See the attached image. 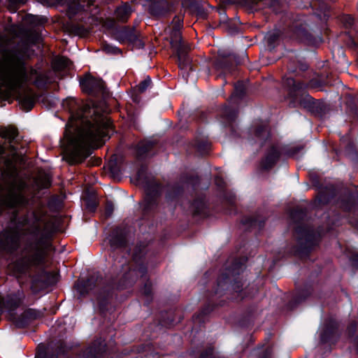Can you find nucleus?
I'll return each mask as SVG.
<instances>
[{
    "instance_id": "f257e3e1",
    "label": "nucleus",
    "mask_w": 358,
    "mask_h": 358,
    "mask_svg": "<svg viewBox=\"0 0 358 358\" xmlns=\"http://www.w3.org/2000/svg\"><path fill=\"white\" fill-rule=\"evenodd\" d=\"M66 104L71 120L78 122L73 133L66 129L64 134L69 143L64 158L73 165L82 163L91 155L92 149L101 146L103 138L113 133V128L110 117L99 107H90L75 99H68Z\"/></svg>"
},
{
    "instance_id": "f03ea898",
    "label": "nucleus",
    "mask_w": 358,
    "mask_h": 358,
    "mask_svg": "<svg viewBox=\"0 0 358 358\" xmlns=\"http://www.w3.org/2000/svg\"><path fill=\"white\" fill-rule=\"evenodd\" d=\"M0 136L4 139L3 143H0V155L4 154L7 150L11 153V157L5 159L2 170L3 183L0 184L1 202L8 207L24 205L26 199L21 191L24 188L25 184L17 178V169L15 166V164L24 163V154L22 152H17L20 148H23L21 145L22 138L17 129L12 125L1 127Z\"/></svg>"
},
{
    "instance_id": "7ed1b4c3",
    "label": "nucleus",
    "mask_w": 358,
    "mask_h": 358,
    "mask_svg": "<svg viewBox=\"0 0 358 358\" xmlns=\"http://www.w3.org/2000/svg\"><path fill=\"white\" fill-rule=\"evenodd\" d=\"M6 45V38L0 36V79L3 84L10 90H19L32 80L37 87L43 86L46 76L27 66V48L5 50Z\"/></svg>"
},
{
    "instance_id": "20e7f679",
    "label": "nucleus",
    "mask_w": 358,
    "mask_h": 358,
    "mask_svg": "<svg viewBox=\"0 0 358 358\" xmlns=\"http://www.w3.org/2000/svg\"><path fill=\"white\" fill-rule=\"evenodd\" d=\"M43 224L42 216L35 213H32L30 217L25 215L14 227H8L0 234V249L6 252L15 251L20 245V236L31 234L38 236Z\"/></svg>"
},
{
    "instance_id": "39448f33",
    "label": "nucleus",
    "mask_w": 358,
    "mask_h": 358,
    "mask_svg": "<svg viewBox=\"0 0 358 358\" xmlns=\"http://www.w3.org/2000/svg\"><path fill=\"white\" fill-rule=\"evenodd\" d=\"M147 243H137L134 249L132 261L128 264L122 265L121 279L117 285L113 282L114 286L115 285L117 288H123L131 285L139 276L143 277L145 275L147 269L142 259L147 252Z\"/></svg>"
},
{
    "instance_id": "423d86ee",
    "label": "nucleus",
    "mask_w": 358,
    "mask_h": 358,
    "mask_svg": "<svg viewBox=\"0 0 358 358\" xmlns=\"http://www.w3.org/2000/svg\"><path fill=\"white\" fill-rule=\"evenodd\" d=\"M182 22V15L175 16L171 24L166 29V31L169 34V41L171 48L176 52L178 67L181 70L187 69L188 68L192 69L191 59L188 57L190 47L182 40L180 32Z\"/></svg>"
},
{
    "instance_id": "0eeeda50",
    "label": "nucleus",
    "mask_w": 358,
    "mask_h": 358,
    "mask_svg": "<svg viewBox=\"0 0 358 358\" xmlns=\"http://www.w3.org/2000/svg\"><path fill=\"white\" fill-rule=\"evenodd\" d=\"M50 246L48 241L43 238L28 244L22 252V257L15 264L19 272H25L30 266L43 265Z\"/></svg>"
},
{
    "instance_id": "6e6552de",
    "label": "nucleus",
    "mask_w": 358,
    "mask_h": 358,
    "mask_svg": "<svg viewBox=\"0 0 358 358\" xmlns=\"http://www.w3.org/2000/svg\"><path fill=\"white\" fill-rule=\"evenodd\" d=\"M245 269L244 265L240 260H236L231 267L227 268L217 279V287L222 289H227L228 285H231L232 289L240 293V299L246 296L245 291L242 289L243 283L238 279V275Z\"/></svg>"
},
{
    "instance_id": "1a4fd4ad",
    "label": "nucleus",
    "mask_w": 358,
    "mask_h": 358,
    "mask_svg": "<svg viewBox=\"0 0 358 358\" xmlns=\"http://www.w3.org/2000/svg\"><path fill=\"white\" fill-rule=\"evenodd\" d=\"M137 176L138 180L145 184L146 195L143 210L148 212L157 207V199L162 192V185L155 178L145 176L143 169L138 171Z\"/></svg>"
},
{
    "instance_id": "9d476101",
    "label": "nucleus",
    "mask_w": 358,
    "mask_h": 358,
    "mask_svg": "<svg viewBox=\"0 0 358 358\" xmlns=\"http://www.w3.org/2000/svg\"><path fill=\"white\" fill-rule=\"evenodd\" d=\"M299 255L306 254L318 243L319 234L310 227L299 226L296 229Z\"/></svg>"
},
{
    "instance_id": "9b49d317",
    "label": "nucleus",
    "mask_w": 358,
    "mask_h": 358,
    "mask_svg": "<svg viewBox=\"0 0 358 358\" xmlns=\"http://www.w3.org/2000/svg\"><path fill=\"white\" fill-rule=\"evenodd\" d=\"M15 34L16 35V36H19L21 38V43H18L17 45L13 48H10V50L27 48V59L29 57L28 52L29 46L30 45L38 44L41 43L42 41L41 35L39 33V31L36 29H25L20 27L17 29ZM0 36H1V35H0ZM2 37L6 38L7 40V45L5 47V50H9L8 48H7V46L9 43L8 38L3 36H2Z\"/></svg>"
},
{
    "instance_id": "f8f14e48",
    "label": "nucleus",
    "mask_w": 358,
    "mask_h": 358,
    "mask_svg": "<svg viewBox=\"0 0 358 358\" xmlns=\"http://www.w3.org/2000/svg\"><path fill=\"white\" fill-rule=\"evenodd\" d=\"M80 83L82 90L91 96H104L107 93L103 80L90 74H86L83 78L80 79Z\"/></svg>"
},
{
    "instance_id": "ddd939ff",
    "label": "nucleus",
    "mask_w": 358,
    "mask_h": 358,
    "mask_svg": "<svg viewBox=\"0 0 358 358\" xmlns=\"http://www.w3.org/2000/svg\"><path fill=\"white\" fill-rule=\"evenodd\" d=\"M57 280V273L41 270L34 276L31 289L34 293H37L48 286L56 283Z\"/></svg>"
},
{
    "instance_id": "4468645a",
    "label": "nucleus",
    "mask_w": 358,
    "mask_h": 358,
    "mask_svg": "<svg viewBox=\"0 0 358 358\" xmlns=\"http://www.w3.org/2000/svg\"><path fill=\"white\" fill-rule=\"evenodd\" d=\"M284 84L288 88L289 96L294 99H296L298 92H302L307 87L310 88H318L322 86V83L317 80H311L308 85H306L300 81L296 82L292 78H287L284 80Z\"/></svg>"
},
{
    "instance_id": "2eb2a0df",
    "label": "nucleus",
    "mask_w": 358,
    "mask_h": 358,
    "mask_svg": "<svg viewBox=\"0 0 358 358\" xmlns=\"http://www.w3.org/2000/svg\"><path fill=\"white\" fill-rule=\"evenodd\" d=\"M283 18L285 26L290 31H293L297 35H301L305 32L307 23L305 19L301 16L289 13L285 15Z\"/></svg>"
},
{
    "instance_id": "dca6fc26",
    "label": "nucleus",
    "mask_w": 358,
    "mask_h": 358,
    "mask_svg": "<svg viewBox=\"0 0 358 358\" xmlns=\"http://www.w3.org/2000/svg\"><path fill=\"white\" fill-rule=\"evenodd\" d=\"M127 229L116 227L110 234L109 243L112 250L126 248L128 243Z\"/></svg>"
},
{
    "instance_id": "f3484780",
    "label": "nucleus",
    "mask_w": 358,
    "mask_h": 358,
    "mask_svg": "<svg viewBox=\"0 0 358 358\" xmlns=\"http://www.w3.org/2000/svg\"><path fill=\"white\" fill-rule=\"evenodd\" d=\"M282 154V147L278 145H271L268 150L265 157L260 162V169L262 170H268L271 169L278 162Z\"/></svg>"
},
{
    "instance_id": "a211bd4d",
    "label": "nucleus",
    "mask_w": 358,
    "mask_h": 358,
    "mask_svg": "<svg viewBox=\"0 0 358 358\" xmlns=\"http://www.w3.org/2000/svg\"><path fill=\"white\" fill-rule=\"evenodd\" d=\"M14 91L18 92V99L22 107L27 111L32 109L38 97V95L29 87L24 89L20 87L19 90Z\"/></svg>"
},
{
    "instance_id": "6ab92c4d",
    "label": "nucleus",
    "mask_w": 358,
    "mask_h": 358,
    "mask_svg": "<svg viewBox=\"0 0 358 358\" xmlns=\"http://www.w3.org/2000/svg\"><path fill=\"white\" fill-rule=\"evenodd\" d=\"M140 35L134 27H123L115 32V38L122 43H134Z\"/></svg>"
},
{
    "instance_id": "aec40b11",
    "label": "nucleus",
    "mask_w": 358,
    "mask_h": 358,
    "mask_svg": "<svg viewBox=\"0 0 358 358\" xmlns=\"http://www.w3.org/2000/svg\"><path fill=\"white\" fill-rule=\"evenodd\" d=\"M182 6L188 9L192 13L196 14L199 17L205 19L207 11L201 1L196 0H182Z\"/></svg>"
},
{
    "instance_id": "412c9836",
    "label": "nucleus",
    "mask_w": 358,
    "mask_h": 358,
    "mask_svg": "<svg viewBox=\"0 0 358 358\" xmlns=\"http://www.w3.org/2000/svg\"><path fill=\"white\" fill-rule=\"evenodd\" d=\"M252 135L256 138V141L262 146L270 136V129L268 124L260 123L255 125L252 129Z\"/></svg>"
},
{
    "instance_id": "4be33fe9",
    "label": "nucleus",
    "mask_w": 358,
    "mask_h": 358,
    "mask_svg": "<svg viewBox=\"0 0 358 358\" xmlns=\"http://www.w3.org/2000/svg\"><path fill=\"white\" fill-rule=\"evenodd\" d=\"M40 317V313L34 309L25 310L20 317L15 320V324L19 328L26 327L31 320Z\"/></svg>"
},
{
    "instance_id": "5701e85b",
    "label": "nucleus",
    "mask_w": 358,
    "mask_h": 358,
    "mask_svg": "<svg viewBox=\"0 0 358 358\" xmlns=\"http://www.w3.org/2000/svg\"><path fill=\"white\" fill-rule=\"evenodd\" d=\"M276 0H245V6L250 12L257 11L265 7H273Z\"/></svg>"
},
{
    "instance_id": "b1692460",
    "label": "nucleus",
    "mask_w": 358,
    "mask_h": 358,
    "mask_svg": "<svg viewBox=\"0 0 358 358\" xmlns=\"http://www.w3.org/2000/svg\"><path fill=\"white\" fill-rule=\"evenodd\" d=\"M98 280V277L96 275H91L87 278V280L78 281L75 285V287L77 291L80 293V296H84L89 291L92 290L94 287H95L96 285V282Z\"/></svg>"
},
{
    "instance_id": "393cba45",
    "label": "nucleus",
    "mask_w": 358,
    "mask_h": 358,
    "mask_svg": "<svg viewBox=\"0 0 358 358\" xmlns=\"http://www.w3.org/2000/svg\"><path fill=\"white\" fill-rule=\"evenodd\" d=\"M234 61V56L224 51L218 52V57L215 62L217 69L229 70Z\"/></svg>"
},
{
    "instance_id": "a878e982",
    "label": "nucleus",
    "mask_w": 358,
    "mask_h": 358,
    "mask_svg": "<svg viewBox=\"0 0 358 358\" xmlns=\"http://www.w3.org/2000/svg\"><path fill=\"white\" fill-rule=\"evenodd\" d=\"M94 0H73L70 3L68 8V15L71 18L80 10L84 9L85 6H90Z\"/></svg>"
},
{
    "instance_id": "bb28decb",
    "label": "nucleus",
    "mask_w": 358,
    "mask_h": 358,
    "mask_svg": "<svg viewBox=\"0 0 358 358\" xmlns=\"http://www.w3.org/2000/svg\"><path fill=\"white\" fill-rule=\"evenodd\" d=\"M155 142L150 140L140 141L136 147V155L138 158H143L155 146Z\"/></svg>"
},
{
    "instance_id": "cd10ccee",
    "label": "nucleus",
    "mask_w": 358,
    "mask_h": 358,
    "mask_svg": "<svg viewBox=\"0 0 358 358\" xmlns=\"http://www.w3.org/2000/svg\"><path fill=\"white\" fill-rule=\"evenodd\" d=\"M131 13L132 10L130 5L125 3L116 8L115 12V18L119 22H125L128 20Z\"/></svg>"
},
{
    "instance_id": "c85d7f7f",
    "label": "nucleus",
    "mask_w": 358,
    "mask_h": 358,
    "mask_svg": "<svg viewBox=\"0 0 358 358\" xmlns=\"http://www.w3.org/2000/svg\"><path fill=\"white\" fill-rule=\"evenodd\" d=\"M299 92H297V96H299ZM292 98L293 99L292 103L294 104L295 101L299 100V105L304 108L311 109L315 103L314 99L305 92L301 93L299 97L296 96V99Z\"/></svg>"
},
{
    "instance_id": "c756f323",
    "label": "nucleus",
    "mask_w": 358,
    "mask_h": 358,
    "mask_svg": "<svg viewBox=\"0 0 358 358\" xmlns=\"http://www.w3.org/2000/svg\"><path fill=\"white\" fill-rule=\"evenodd\" d=\"M35 183L38 189L48 188L51 185V178L45 171H39L35 178Z\"/></svg>"
},
{
    "instance_id": "7c9ffc66",
    "label": "nucleus",
    "mask_w": 358,
    "mask_h": 358,
    "mask_svg": "<svg viewBox=\"0 0 358 358\" xmlns=\"http://www.w3.org/2000/svg\"><path fill=\"white\" fill-rule=\"evenodd\" d=\"M242 223L260 229L264 226L265 218L259 215L247 217L242 220Z\"/></svg>"
},
{
    "instance_id": "2f4dec72",
    "label": "nucleus",
    "mask_w": 358,
    "mask_h": 358,
    "mask_svg": "<svg viewBox=\"0 0 358 358\" xmlns=\"http://www.w3.org/2000/svg\"><path fill=\"white\" fill-rule=\"evenodd\" d=\"M338 327V323L334 319L331 318L327 321L324 330L321 334L322 341L323 342H327L329 335L333 334Z\"/></svg>"
},
{
    "instance_id": "473e14b6",
    "label": "nucleus",
    "mask_w": 358,
    "mask_h": 358,
    "mask_svg": "<svg viewBox=\"0 0 358 358\" xmlns=\"http://www.w3.org/2000/svg\"><path fill=\"white\" fill-rule=\"evenodd\" d=\"M182 192V188L178 185H167L166 187V199L167 201H173L178 198Z\"/></svg>"
},
{
    "instance_id": "72a5a7b5",
    "label": "nucleus",
    "mask_w": 358,
    "mask_h": 358,
    "mask_svg": "<svg viewBox=\"0 0 358 358\" xmlns=\"http://www.w3.org/2000/svg\"><path fill=\"white\" fill-rule=\"evenodd\" d=\"M71 64V62L66 57H55L52 63L55 71H62L68 68Z\"/></svg>"
},
{
    "instance_id": "f704fd0d",
    "label": "nucleus",
    "mask_w": 358,
    "mask_h": 358,
    "mask_svg": "<svg viewBox=\"0 0 358 358\" xmlns=\"http://www.w3.org/2000/svg\"><path fill=\"white\" fill-rule=\"evenodd\" d=\"M108 167L112 177L114 179L119 180L120 176V166L117 164V158L115 156H113L111 159L108 161Z\"/></svg>"
},
{
    "instance_id": "c9c22d12",
    "label": "nucleus",
    "mask_w": 358,
    "mask_h": 358,
    "mask_svg": "<svg viewBox=\"0 0 358 358\" xmlns=\"http://www.w3.org/2000/svg\"><path fill=\"white\" fill-rule=\"evenodd\" d=\"M110 298V294L108 291H103V292L99 293L97 301L101 312H103L106 309V306L109 302Z\"/></svg>"
},
{
    "instance_id": "e433bc0d",
    "label": "nucleus",
    "mask_w": 358,
    "mask_h": 358,
    "mask_svg": "<svg viewBox=\"0 0 358 358\" xmlns=\"http://www.w3.org/2000/svg\"><path fill=\"white\" fill-rule=\"evenodd\" d=\"M66 29L70 33L75 35L85 36L87 33L83 26L73 22L67 24Z\"/></svg>"
},
{
    "instance_id": "4c0bfd02",
    "label": "nucleus",
    "mask_w": 358,
    "mask_h": 358,
    "mask_svg": "<svg viewBox=\"0 0 358 358\" xmlns=\"http://www.w3.org/2000/svg\"><path fill=\"white\" fill-rule=\"evenodd\" d=\"M245 94V87L242 83H238L235 85L234 92L230 96V101H235L236 99H241Z\"/></svg>"
},
{
    "instance_id": "58836bf2",
    "label": "nucleus",
    "mask_w": 358,
    "mask_h": 358,
    "mask_svg": "<svg viewBox=\"0 0 358 358\" xmlns=\"http://www.w3.org/2000/svg\"><path fill=\"white\" fill-rule=\"evenodd\" d=\"M26 22L34 25V26H38L43 24L45 22H46L47 19L45 17H39L37 15H27L25 18Z\"/></svg>"
},
{
    "instance_id": "ea45409f",
    "label": "nucleus",
    "mask_w": 358,
    "mask_h": 358,
    "mask_svg": "<svg viewBox=\"0 0 358 358\" xmlns=\"http://www.w3.org/2000/svg\"><path fill=\"white\" fill-rule=\"evenodd\" d=\"M303 148L301 145L294 146L291 148H282V154L287 157H294L299 151Z\"/></svg>"
},
{
    "instance_id": "a19ab883",
    "label": "nucleus",
    "mask_w": 358,
    "mask_h": 358,
    "mask_svg": "<svg viewBox=\"0 0 358 358\" xmlns=\"http://www.w3.org/2000/svg\"><path fill=\"white\" fill-rule=\"evenodd\" d=\"M305 215L306 212L302 208L297 207L292 210L290 216L294 221L298 222L302 220Z\"/></svg>"
},
{
    "instance_id": "79ce46f5",
    "label": "nucleus",
    "mask_w": 358,
    "mask_h": 358,
    "mask_svg": "<svg viewBox=\"0 0 358 358\" xmlns=\"http://www.w3.org/2000/svg\"><path fill=\"white\" fill-rule=\"evenodd\" d=\"M222 115L229 122L234 121L237 117V113L228 107H225L222 112Z\"/></svg>"
},
{
    "instance_id": "37998d69",
    "label": "nucleus",
    "mask_w": 358,
    "mask_h": 358,
    "mask_svg": "<svg viewBox=\"0 0 358 358\" xmlns=\"http://www.w3.org/2000/svg\"><path fill=\"white\" fill-rule=\"evenodd\" d=\"M197 150L201 155H204L208 152L210 148V144L208 142H198L196 145Z\"/></svg>"
},
{
    "instance_id": "c03bdc74",
    "label": "nucleus",
    "mask_w": 358,
    "mask_h": 358,
    "mask_svg": "<svg viewBox=\"0 0 358 358\" xmlns=\"http://www.w3.org/2000/svg\"><path fill=\"white\" fill-rule=\"evenodd\" d=\"M86 208L90 212H94L98 206V203L94 197H89L85 199Z\"/></svg>"
},
{
    "instance_id": "a18cd8bd",
    "label": "nucleus",
    "mask_w": 358,
    "mask_h": 358,
    "mask_svg": "<svg viewBox=\"0 0 358 358\" xmlns=\"http://www.w3.org/2000/svg\"><path fill=\"white\" fill-rule=\"evenodd\" d=\"M151 83V79L148 77L143 81H142L138 86V90L139 92L143 93L145 91Z\"/></svg>"
},
{
    "instance_id": "49530a36",
    "label": "nucleus",
    "mask_w": 358,
    "mask_h": 358,
    "mask_svg": "<svg viewBox=\"0 0 358 358\" xmlns=\"http://www.w3.org/2000/svg\"><path fill=\"white\" fill-rule=\"evenodd\" d=\"M342 22L347 28L351 27L354 23V19L350 15H346L342 17Z\"/></svg>"
},
{
    "instance_id": "de8ad7c7",
    "label": "nucleus",
    "mask_w": 358,
    "mask_h": 358,
    "mask_svg": "<svg viewBox=\"0 0 358 358\" xmlns=\"http://www.w3.org/2000/svg\"><path fill=\"white\" fill-rule=\"evenodd\" d=\"M143 293L144 295L145 296H150L151 294H152V285H151V282L148 281L145 283V285H144V287H143Z\"/></svg>"
},
{
    "instance_id": "09e8293b",
    "label": "nucleus",
    "mask_w": 358,
    "mask_h": 358,
    "mask_svg": "<svg viewBox=\"0 0 358 358\" xmlns=\"http://www.w3.org/2000/svg\"><path fill=\"white\" fill-rule=\"evenodd\" d=\"M113 204L111 202H107L106 205V215L107 217H109L112 215L113 212Z\"/></svg>"
},
{
    "instance_id": "8fccbe9b",
    "label": "nucleus",
    "mask_w": 358,
    "mask_h": 358,
    "mask_svg": "<svg viewBox=\"0 0 358 358\" xmlns=\"http://www.w3.org/2000/svg\"><path fill=\"white\" fill-rule=\"evenodd\" d=\"M10 2L13 3H17L22 2V0H8ZM43 4L50 5L52 3L53 0H38Z\"/></svg>"
},
{
    "instance_id": "3c124183",
    "label": "nucleus",
    "mask_w": 358,
    "mask_h": 358,
    "mask_svg": "<svg viewBox=\"0 0 358 358\" xmlns=\"http://www.w3.org/2000/svg\"><path fill=\"white\" fill-rule=\"evenodd\" d=\"M316 202H318L319 204L322 203L324 204L327 203V200L326 199L325 195L323 193H320L317 196Z\"/></svg>"
},
{
    "instance_id": "603ef678",
    "label": "nucleus",
    "mask_w": 358,
    "mask_h": 358,
    "mask_svg": "<svg viewBox=\"0 0 358 358\" xmlns=\"http://www.w3.org/2000/svg\"><path fill=\"white\" fill-rule=\"evenodd\" d=\"M356 329H357V322L353 321L350 324V325L348 328L349 334L351 336H352L355 334Z\"/></svg>"
},
{
    "instance_id": "864d4df0",
    "label": "nucleus",
    "mask_w": 358,
    "mask_h": 358,
    "mask_svg": "<svg viewBox=\"0 0 358 358\" xmlns=\"http://www.w3.org/2000/svg\"><path fill=\"white\" fill-rule=\"evenodd\" d=\"M65 348L66 346L62 342H59L57 345L58 352L57 357H58L59 355L64 354L65 352Z\"/></svg>"
},
{
    "instance_id": "5fc2aeb1",
    "label": "nucleus",
    "mask_w": 358,
    "mask_h": 358,
    "mask_svg": "<svg viewBox=\"0 0 358 358\" xmlns=\"http://www.w3.org/2000/svg\"><path fill=\"white\" fill-rule=\"evenodd\" d=\"M101 159L100 158L90 159L88 162L89 166H99L101 164Z\"/></svg>"
},
{
    "instance_id": "6e6d98bb",
    "label": "nucleus",
    "mask_w": 358,
    "mask_h": 358,
    "mask_svg": "<svg viewBox=\"0 0 358 358\" xmlns=\"http://www.w3.org/2000/svg\"><path fill=\"white\" fill-rule=\"evenodd\" d=\"M298 68L301 71H305L308 69V65L306 63L299 62Z\"/></svg>"
},
{
    "instance_id": "4d7b16f0",
    "label": "nucleus",
    "mask_w": 358,
    "mask_h": 358,
    "mask_svg": "<svg viewBox=\"0 0 358 358\" xmlns=\"http://www.w3.org/2000/svg\"><path fill=\"white\" fill-rule=\"evenodd\" d=\"M104 50L107 52H111V53H115L117 51H119V50L117 48L111 47V46H110L108 45H106L104 46Z\"/></svg>"
},
{
    "instance_id": "13d9d810",
    "label": "nucleus",
    "mask_w": 358,
    "mask_h": 358,
    "mask_svg": "<svg viewBox=\"0 0 358 358\" xmlns=\"http://www.w3.org/2000/svg\"><path fill=\"white\" fill-rule=\"evenodd\" d=\"M278 35L276 34H270L267 38L268 43L270 44L274 43L275 41V40L278 38Z\"/></svg>"
},
{
    "instance_id": "bf43d9fd",
    "label": "nucleus",
    "mask_w": 358,
    "mask_h": 358,
    "mask_svg": "<svg viewBox=\"0 0 358 358\" xmlns=\"http://www.w3.org/2000/svg\"><path fill=\"white\" fill-rule=\"evenodd\" d=\"M158 7H159L158 4H155L152 6L151 11H152V14H154V15H162L163 14L162 12H157L156 10V8Z\"/></svg>"
},
{
    "instance_id": "052dcab7",
    "label": "nucleus",
    "mask_w": 358,
    "mask_h": 358,
    "mask_svg": "<svg viewBox=\"0 0 358 358\" xmlns=\"http://www.w3.org/2000/svg\"><path fill=\"white\" fill-rule=\"evenodd\" d=\"M3 308V299H1V298L0 297V315H1Z\"/></svg>"
},
{
    "instance_id": "680f3d73",
    "label": "nucleus",
    "mask_w": 358,
    "mask_h": 358,
    "mask_svg": "<svg viewBox=\"0 0 358 358\" xmlns=\"http://www.w3.org/2000/svg\"><path fill=\"white\" fill-rule=\"evenodd\" d=\"M203 205H204L202 201H201L199 203V206L198 207H196V208H197L196 212L200 211L203 208Z\"/></svg>"
},
{
    "instance_id": "e2e57ef3",
    "label": "nucleus",
    "mask_w": 358,
    "mask_h": 358,
    "mask_svg": "<svg viewBox=\"0 0 358 358\" xmlns=\"http://www.w3.org/2000/svg\"><path fill=\"white\" fill-rule=\"evenodd\" d=\"M44 357H45V355H43V353L38 352L37 355H36V358H44Z\"/></svg>"
},
{
    "instance_id": "0e129e2a",
    "label": "nucleus",
    "mask_w": 358,
    "mask_h": 358,
    "mask_svg": "<svg viewBox=\"0 0 358 358\" xmlns=\"http://www.w3.org/2000/svg\"><path fill=\"white\" fill-rule=\"evenodd\" d=\"M352 259L353 261L358 262V254L352 255Z\"/></svg>"
},
{
    "instance_id": "69168bd1",
    "label": "nucleus",
    "mask_w": 358,
    "mask_h": 358,
    "mask_svg": "<svg viewBox=\"0 0 358 358\" xmlns=\"http://www.w3.org/2000/svg\"><path fill=\"white\" fill-rule=\"evenodd\" d=\"M193 180H194V181L192 182L193 185L197 184L199 182V178L197 176L195 177Z\"/></svg>"
},
{
    "instance_id": "338daca9",
    "label": "nucleus",
    "mask_w": 358,
    "mask_h": 358,
    "mask_svg": "<svg viewBox=\"0 0 358 358\" xmlns=\"http://www.w3.org/2000/svg\"><path fill=\"white\" fill-rule=\"evenodd\" d=\"M288 70L290 71V72H292V73H294L296 71V69H292L291 66H288Z\"/></svg>"
},
{
    "instance_id": "774afa93",
    "label": "nucleus",
    "mask_w": 358,
    "mask_h": 358,
    "mask_svg": "<svg viewBox=\"0 0 358 358\" xmlns=\"http://www.w3.org/2000/svg\"><path fill=\"white\" fill-rule=\"evenodd\" d=\"M225 2L228 3H234L236 2V0H224Z\"/></svg>"
}]
</instances>
